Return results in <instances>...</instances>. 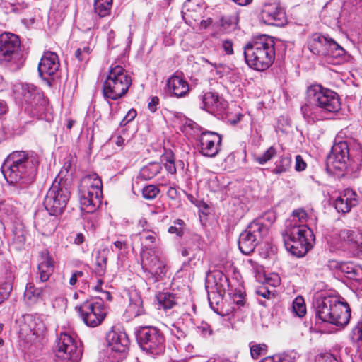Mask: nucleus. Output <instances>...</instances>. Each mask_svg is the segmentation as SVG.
<instances>
[{"mask_svg": "<svg viewBox=\"0 0 362 362\" xmlns=\"http://www.w3.org/2000/svg\"><path fill=\"white\" fill-rule=\"evenodd\" d=\"M257 293L264 298H269L271 295V292L266 287L264 286L258 288V290L257 291Z\"/></svg>", "mask_w": 362, "mask_h": 362, "instance_id": "nucleus-61", "label": "nucleus"}, {"mask_svg": "<svg viewBox=\"0 0 362 362\" xmlns=\"http://www.w3.org/2000/svg\"><path fill=\"white\" fill-rule=\"evenodd\" d=\"M57 215L51 214L46 209L38 210L34 216V225L36 229L43 235L52 234L57 225Z\"/></svg>", "mask_w": 362, "mask_h": 362, "instance_id": "nucleus-20", "label": "nucleus"}, {"mask_svg": "<svg viewBox=\"0 0 362 362\" xmlns=\"http://www.w3.org/2000/svg\"><path fill=\"white\" fill-rule=\"evenodd\" d=\"M136 339L141 349L153 355L165 351V337L161 331L153 326L141 327L137 331Z\"/></svg>", "mask_w": 362, "mask_h": 362, "instance_id": "nucleus-9", "label": "nucleus"}, {"mask_svg": "<svg viewBox=\"0 0 362 362\" xmlns=\"http://www.w3.org/2000/svg\"><path fill=\"white\" fill-rule=\"evenodd\" d=\"M11 291L12 286L9 282L0 284V304L8 298Z\"/></svg>", "mask_w": 362, "mask_h": 362, "instance_id": "nucleus-45", "label": "nucleus"}, {"mask_svg": "<svg viewBox=\"0 0 362 362\" xmlns=\"http://www.w3.org/2000/svg\"><path fill=\"white\" fill-rule=\"evenodd\" d=\"M59 62L58 56L52 52H45L38 65V72L41 77L52 76L59 69Z\"/></svg>", "mask_w": 362, "mask_h": 362, "instance_id": "nucleus-23", "label": "nucleus"}, {"mask_svg": "<svg viewBox=\"0 0 362 362\" xmlns=\"http://www.w3.org/2000/svg\"><path fill=\"white\" fill-rule=\"evenodd\" d=\"M238 21L237 15L224 16L221 18V26L225 30H233L236 28Z\"/></svg>", "mask_w": 362, "mask_h": 362, "instance_id": "nucleus-43", "label": "nucleus"}, {"mask_svg": "<svg viewBox=\"0 0 362 362\" xmlns=\"http://www.w3.org/2000/svg\"><path fill=\"white\" fill-rule=\"evenodd\" d=\"M247 64L254 70L263 71L269 69L275 59L272 37L262 35L248 42L244 47Z\"/></svg>", "mask_w": 362, "mask_h": 362, "instance_id": "nucleus-4", "label": "nucleus"}, {"mask_svg": "<svg viewBox=\"0 0 362 362\" xmlns=\"http://www.w3.org/2000/svg\"><path fill=\"white\" fill-rule=\"evenodd\" d=\"M40 158L33 151H14L6 158L1 171L10 185L26 188L35 179Z\"/></svg>", "mask_w": 362, "mask_h": 362, "instance_id": "nucleus-1", "label": "nucleus"}, {"mask_svg": "<svg viewBox=\"0 0 362 362\" xmlns=\"http://www.w3.org/2000/svg\"><path fill=\"white\" fill-rule=\"evenodd\" d=\"M356 233L350 230L346 229L342 230L339 232V238L341 240L345 242H350L354 244V240H356Z\"/></svg>", "mask_w": 362, "mask_h": 362, "instance_id": "nucleus-48", "label": "nucleus"}, {"mask_svg": "<svg viewBox=\"0 0 362 362\" xmlns=\"http://www.w3.org/2000/svg\"><path fill=\"white\" fill-rule=\"evenodd\" d=\"M167 196L171 200L177 201L179 199L180 194L175 187H170L167 191Z\"/></svg>", "mask_w": 362, "mask_h": 362, "instance_id": "nucleus-56", "label": "nucleus"}, {"mask_svg": "<svg viewBox=\"0 0 362 362\" xmlns=\"http://www.w3.org/2000/svg\"><path fill=\"white\" fill-rule=\"evenodd\" d=\"M351 338L353 341L357 343L361 355H362V321L358 322L352 329Z\"/></svg>", "mask_w": 362, "mask_h": 362, "instance_id": "nucleus-39", "label": "nucleus"}, {"mask_svg": "<svg viewBox=\"0 0 362 362\" xmlns=\"http://www.w3.org/2000/svg\"><path fill=\"white\" fill-rule=\"evenodd\" d=\"M197 329L204 336H209L212 334V329H211L210 325L206 322H202Z\"/></svg>", "mask_w": 362, "mask_h": 362, "instance_id": "nucleus-55", "label": "nucleus"}, {"mask_svg": "<svg viewBox=\"0 0 362 362\" xmlns=\"http://www.w3.org/2000/svg\"><path fill=\"white\" fill-rule=\"evenodd\" d=\"M108 341L107 351L112 358V361H119L124 357L129 349V341L125 332L111 331L107 336Z\"/></svg>", "mask_w": 362, "mask_h": 362, "instance_id": "nucleus-17", "label": "nucleus"}, {"mask_svg": "<svg viewBox=\"0 0 362 362\" xmlns=\"http://www.w3.org/2000/svg\"><path fill=\"white\" fill-rule=\"evenodd\" d=\"M83 273L81 271H75L72 273L71 276L69 279V284L74 286L77 282V279L78 277L83 276Z\"/></svg>", "mask_w": 362, "mask_h": 362, "instance_id": "nucleus-59", "label": "nucleus"}, {"mask_svg": "<svg viewBox=\"0 0 362 362\" xmlns=\"http://www.w3.org/2000/svg\"><path fill=\"white\" fill-rule=\"evenodd\" d=\"M46 327L42 321L32 315L23 317L20 325L19 337L27 344H33L39 341L44 335Z\"/></svg>", "mask_w": 362, "mask_h": 362, "instance_id": "nucleus-15", "label": "nucleus"}, {"mask_svg": "<svg viewBox=\"0 0 362 362\" xmlns=\"http://www.w3.org/2000/svg\"><path fill=\"white\" fill-rule=\"evenodd\" d=\"M330 37L323 35L320 33L313 34L308 41V47L313 54L324 57L327 52L326 47L329 43Z\"/></svg>", "mask_w": 362, "mask_h": 362, "instance_id": "nucleus-27", "label": "nucleus"}, {"mask_svg": "<svg viewBox=\"0 0 362 362\" xmlns=\"http://www.w3.org/2000/svg\"><path fill=\"white\" fill-rule=\"evenodd\" d=\"M308 103L301 107V112L308 122L327 119L329 114L341 109L338 94L321 85L314 84L307 90Z\"/></svg>", "mask_w": 362, "mask_h": 362, "instance_id": "nucleus-2", "label": "nucleus"}, {"mask_svg": "<svg viewBox=\"0 0 362 362\" xmlns=\"http://www.w3.org/2000/svg\"><path fill=\"white\" fill-rule=\"evenodd\" d=\"M315 318L338 327L346 325L351 318V308L339 295L327 294L317 297L313 303Z\"/></svg>", "mask_w": 362, "mask_h": 362, "instance_id": "nucleus-3", "label": "nucleus"}, {"mask_svg": "<svg viewBox=\"0 0 362 362\" xmlns=\"http://www.w3.org/2000/svg\"><path fill=\"white\" fill-rule=\"evenodd\" d=\"M291 168V157L288 156H280L275 163V167L272 172L275 175H281L288 172Z\"/></svg>", "mask_w": 362, "mask_h": 362, "instance_id": "nucleus-33", "label": "nucleus"}, {"mask_svg": "<svg viewBox=\"0 0 362 362\" xmlns=\"http://www.w3.org/2000/svg\"><path fill=\"white\" fill-rule=\"evenodd\" d=\"M161 168L159 163H150L141 170L140 175L145 180H151L160 172Z\"/></svg>", "mask_w": 362, "mask_h": 362, "instance_id": "nucleus-34", "label": "nucleus"}, {"mask_svg": "<svg viewBox=\"0 0 362 362\" xmlns=\"http://www.w3.org/2000/svg\"><path fill=\"white\" fill-rule=\"evenodd\" d=\"M267 346L265 344L250 345V354L252 358L257 359L260 356L264 355L266 351Z\"/></svg>", "mask_w": 362, "mask_h": 362, "instance_id": "nucleus-44", "label": "nucleus"}, {"mask_svg": "<svg viewBox=\"0 0 362 362\" xmlns=\"http://www.w3.org/2000/svg\"><path fill=\"white\" fill-rule=\"evenodd\" d=\"M107 257L103 251H98L96 256L95 266L94 272L95 274L102 276L105 274L107 268Z\"/></svg>", "mask_w": 362, "mask_h": 362, "instance_id": "nucleus-36", "label": "nucleus"}, {"mask_svg": "<svg viewBox=\"0 0 362 362\" xmlns=\"http://www.w3.org/2000/svg\"><path fill=\"white\" fill-rule=\"evenodd\" d=\"M354 161L358 163L359 166H362V145L358 144L354 156Z\"/></svg>", "mask_w": 362, "mask_h": 362, "instance_id": "nucleus-58", "label": "nucleus"}, {"mask_svg": "<svg viewBox=\"0 0 362 362\" xmlns=\"http://www.w3.org/2000/svg\"><path fill=\"white\" fill-rule=\"evenodd\" d=\"M216 276L219 277V279L221 281H223V283H221L220 285L216 284L217 289L218 290V292L221 293L222 291H225V286H228V279L225 275H223L221 272H218L216 274Z\"/></svg>", "mask_w": 362, "mask_h": 362, "instance_id": "nucleus-53", "label": "nucleus"}, {"mask_svg": "<svg viewBox=\"0 0 362 362\" xmlns=\"http://www.w3.org/2000/svg\"><path fill=\"white\" fill-rule=\"evenodd\" d=\"M50 286L46 284L43 287H36L33 282L27 284L24 296L30 303H37L40 299H42L45 296L49 295Z\"/></svg>", "mask_w": 362, "mask_h": 362, "instance_id": "nucleus-28", "label": "nucleus"}, {"mask_svg": "<svg viewBox=\"0 0 362 362\" xmlns=\"http://www.w3.org/2000/svg\"><path fill=\"white\" fill-rule=\"evenodd\" d=\"M353 245V247L356 248L358 255L362 256V234L358 233L356 235V240Z\"/></svg>", "mask_w": 362, "mask_h": 362, "instance_id": "nucleus-54", "label": "nucleus"}, {"mask_svg": "<svg viewBox=\"0 0 362 362\" xmlns=\"http://www.w3.org/2000/svg\"><path fill=\"white\" fill-rule=\"evenodd\" d=\"M262 219L269 221L270 223H272L276 219V216L274 212L268 211L264 214Z\"/></svg>", "mask_w": 362, "mask_h": 362, "instance_id": "nucleus-64", "label": "nucleus"}, {"mask_svg": "<svg viewBox=\"0 0 362 362\" xmlns=\"http://www.w3.org/2000/svg\"><path fill=\"white\" fill-rule=\"evenodd\" d=\"M292 216L293 219L290 222L292 223H296L297 221L303 223L306 221L307 214L303 209H297L293 211Z\"/></svg>", "mask_w": 362, "mask_h": 362, "instance_id": "nucleus-49", "label": "nucleus"}, {"mask_svg": "<svg viewBox=\"0 0 362 362\" xmlns=\"http://www.w3.org/2000/svg\"><path fill=\"white\" fill-rule=\"evenodd\" d=\"M358 204L357 194L351 189H346L334 201V206L339 213L349 212Z\"/></svg>", "mask_w": 362, "mask_h": 362, "instance_id": "nucleus-24", "label": "nucleus"}, {"mask_svg": "<svg viewBox=\"0 0 362 362\" xmlns=\"http://www.w3.org/2000/svg\"><path fill=\"white\" fill-rule=\"evenodd\" d=\"M276 154V150L274 146H270L263 154L255 157V160L260 165H264L269 161Z\"/></svg>", "mask_w": 362, "mask_h": 362, "instance_id": "nucleus-40", "label": "nucleus"}, {"mask_svg": "<svg viewBox=\"0 0 362 362\" xmlns=\"http://www.w3.org/2000/svg\"><path fill=\"white\" fill-rule=\"evenodd\" d=\"M141 238L146 242H148L150 243H154L156 240L158 239L157 234L153 231H143L141 233Z\"/></svg>", "mask_w": 362, "mask_h": 362, "instance_id": "nucleus-50", "label": "nucleus"}, {"mask_svg": "<svg viewBox=\"0 0 362 362\" xmlns=\"http://www.w3.org/2000/svg\"><path fill=\"white\" fill-rule=\"evenodd\" d=\"M112 5V0H95V12L100 17H105L110 14Z\"/></svg>", "mask_w": 362, "mask_h": 362, "instance_id": "nucleus-35", "label": "nucleus"}, {"mask_svg": "<svg viewBox=\"0 0 362 362\" xmlns=\"http://www.w3.org/2000/svg\"><path fill=\"white\" fill-rule=\"evenodd\" d=\"M103 184L96 173L86 175L79 187L81 210L86 213L94 212L100 205L103 197Z\"/></svg>", "mask_w": 362, "mask_h": 362, "instance_id": "nucleus-6", "label": "nucleus"}, {"mask_svg": "<svg viewBox=\"0 0 362 362\" xmlns=\"http://www.w3.org/2000/svg\"><path fill=\"white\" fill-rule=\"evenodd\" d=\"M341 269L346 274L348 279L362 285V267L361 266L352 263H344L341 264Z\"/></svg>", "mask_w": 362, "mask_h": 362, "instance_id": "nucleus-31", "label": "nucleus"}, {"mask_svg": "<svg viewBox=\"0 0 362 362\" xmlns=\"http://www.w3.org/2000/svg\"><path fill=\"white\" fill-rule=\"evenodd\" d=\"M70 192L64 183L54 182L44 199L45 209L51 214L60 215L66 206Z\"/></svg>", "mask_w": 362, "mask_h": 362, "instance_id": "nucleus-11", "label": "nucleus"}, {"mask_svg": "<svg viewBox=\"0 0 362 362\" xmlns=\"http://www.w3.org/2000/svg\"><path fill=\"white\" fill-rule=\"evenodd\" d=\"M201 101V107L209 112L217 110L219 106V98L218 94L213 92H206L199 96Z\"/></svg>", "mask_w": 362, "mask_h": 362, "instance_id": "nucleus-30", "label": "nucleus"}, {"mask_svg": "<svg viewBox=\"0 0 362 362\" xmlns=\"http://www.w3.org/2000/svg\"><path fill=\"white\" fill-rule=\"evenodd\" d=\"M262 362H295V358L287 354H279L266 357Z\"/></svg>", "mask_w": 362, "mask_h": 362, "instance_id": "nucleus-41", "label": "nucleus"}, {"mask_svg": "<svg viewBox=\"0 0 362 362\" xmlns=\"http://www.w3.org/2000/svg\"><path fill=\"white\" fill-rule=\"evenodd\" d=\"M332 11L331 17L334 20H338L340 17L341 7L339 5L334 6L332 3L327 4L323 9V13H327Z\"/></svg>", "mask_w": 362, "mask_h": 362, "instance_id": "nucleus-46", "label": "nucleus"}, {"mask_svg": "<svg viewBox=\"0 0 362 362\" xmlns=\"http://www.w3.org/2000/svg\"><path fill=\"white\" fill-rule=\"evenodd\" d=\"M13 93L16 100L21 105H27L34 108L37 112L46 105L47 101L40 90L32 84L15 85Z\"/></svg>", "mask_w": 362, "mask_h": 362, "instance_id": "nucleus-13", "label": "nucleus"}, {"mask_svg": "<svg viewBox=\"0 0 362 362\" xmlns=\"http://www.w3.org/2000/svg\"><path fill=\"white\" fill-rule=\"evenodd\" d=\"M198 142L200 153L204 156L213 158L221 150L222 136L215 132H202Z\"/></svg>", "mask_w": 362, "mask_h": 362, "instance_id": "nucleus-18", "label": "nucleus"}, {"mask_svg": "<svg viewBox=\"0 0 362 362\" xmlns=\"http://www.w3.org/2000/svg\"><path fill=\"white\" fill-rule=\"evenodd\" d=\"M141 267L146 277L153 282H157L168 274V268L165 262L157 256L145 252L141 256Z\"/></svg>", "mask_w": 362, "mask_h": 362, "instance_id": "nucleus-16", "label": "nucleus"}, {"mask_svg": "<svg viewBox=\"0 0 362 362\" xmlns=\"http://www.w3.org/2000/svg\"><path fill=\"white\" fill-rule=\"evenodd\" d=\"M159 193V188L154 185H148L144 187L142 189V195L144 198L148 200L155 199Z\"/></svg>", "mask_w": 362, "mask_h": 362, "instance_id": "nucleus-42", "label": "nucleus"}, {"mask_svg": "<svg viewBox=\"0 0 362 362\" xmlns=\"http://www.w3.org/2000/svg\"><path fill=\"white\" fill-rule=\"evenodd\" d=\"M326 49L327 53H325L323 59L327 63L335 65L344 61L345 49L333 39H329Z\"/></svg>", "mask_w": 362, "mask_h": 362, "instance_id": "nucleus-26", "label": "nucleus"}, {"mask_svg": "<svg viewBox=\"0 0 362 362\" xmlns=\"http://www.w3.org/2000/svg\"><path fill=\"white\" fill-rule=\"evenodd\" d=\"M233 42L230 40H226L222 41V47L227 54L233 53Z\"/></svg>", "mask_w": 362, "mask_h": 362, "instance_id": "nucleus-57", "label": "nucleus"}, {"mask_svg": "<svg viewBox=\"0 0 362 362\" xmlns=\"http://www.w3.org/2000/svg\"><path fill=\"white\" fill-rule=\"evenodd\" d=\"M168 91L176 98H183L189 91V86L187 81L182 76L172 75L166 83Z\"/></svg>", "mask_w": 362, "mask_h": 362, "instance_id": "nucleus-25", "label": "nucleus"}, {"mask_svg": "<svg viewBox=\"0 0 362 362\" xmlns=\"http://www.w3.org/2000/svg\"><path fill=\"white\" fill-rule=\"evenodd\" d=\"M285 246L293 255L303 257L311 247L313 231L304 224L289 223L283 233Z\"/></svg>", "mask_w": 362, "mask_h": 362, "instance_id": "nucleus-5", "label": "nucleus"}, {"mask_svg": "<svg viewBox=\"0 0 362 362\" xmlns=\"http://www.w3.org/2000/svg\"><path fill=\"white\" fill-rule=\"evenodd\" d=\"M268 231V228L260 220H255L240 233L238 240V247L244 255L252 253L259 240Z\"/></svg>", "mask_w": 362, "mask_h": 362, "instance_id": "nucleus-10", "label": "nucleus"}, {"mask_svg": "<svg viewBox=\"0 0 362 362\" xmlns=\"http://www.w3.org/2000/svg\"><path fill=\"white\" fill-rule=\"evenodd\" d=\"M41 262L38 264V272L35 276L36 284L44 283L49 280L54 272V261L47 250L41 253Z\"/></svg>", "mask_w": 362, "mask_h": 362, "instance_id": "nucleus-22", "label": "nucleus"}, {"mask_svg": "<svg viewBox=\"0 0 362 362\" xmlns=\"http://www.w3.org/2000/svg\"><path fill=\"white\" fill-rule=\"evenodd\" d=\"M233 300L238 307H241L244 305V297L243 294H234Z\"/></svg>", "mask_w": 362, "mask_h": 362, "instance_id": "nucleus-63", "label": "nucleus"}, {"mask_svg": "<svg viewBox=\"0 0 362 362\" xmlns=\"http://www.w3.org/2000/svg\"><path fill=\"white\" fill-rule=\"evenodd\" d=\"M316 362H340L333 354H325L319 356Z\"/></svg>", "mask_w": 362, "mask_h": 362, "instance_id": "nucleus-51", "label": "nucleus"}, {"mask_svg": "<svg viewBox=\"0 0 362 362\" xmlns=\"http://www.w3.org/2000/svg\"><path fill=\"white\" fill-rule=\"evenodd\" d=\"M262 21L271 25L281 26L286 22L284 9L276 3L265 4L261 12Z\"/></svg>", "mask_w": 362, "mask_h": 362, "instance_id": "nucleus-21", "label": "nucleus"}, {"mask_svg": "<svg viewBox=\"0 0 362 362\" xmlns=\"http://www.w3.org/2000/svg\"><path fill=\"white\" fill-rule=\"evenodd\" d=\"M349 159V149L346 142L336 144L327 157V168L329 170H343L346 168Z\"/></svg>", "mask_w": 362, "mask_h": 362, "instance_id": "nucleus-19", "label": "nucleus"}, {"mask_svg": "<svg viewBox=\"0 0 362 362\" xmlns=\"http://www.w3.org/2000/svg\"><path fill=\"white\" fill-rule=\"evenodd\" d=\"M169 330L170 334L178 340L183 339L187 336L186 332L175 324L171 325V327L169 328Z\"/></svg>", "mask_w": 362, "mask_h": 362, "instance_id": "nucleus-47", "label": "nucleus"}, {"mask_svg": "<svg viewBox=\"0 0 362 362\" xmlns=\"http://www.w3.org/2000/svg\"><path fill=\"white\" fill-rule=\"evenodd\" d=\"M55 353L57 358L64 362H78L82 351L76 344L74 338L66 334L61 333L56 341Z\"/></svg>", "mask_w": 362, "mask_h": 362, "instance_id": "nucleus-14", "label": "nucleus"}, {"mask_svg": "<svg viewBox=\"0 0 362 362\" xmlns=\"http://www.w3.org/2000/svg\"><path fill=\"white\" fill-rule=\"evenodd\" d=\"M132 84V78L120 65L112 64L103 85L105 98L117 100L123 97Z\"/></svg>", "mask_w": 362, "mask_h": 362, "instance_id": "nucleus-8", "label": "nucleus"}, {"mask_svg": "<svg viewBox=\"0 0 362 362\" xmlns=\"http://www.w3.org/2000/svg\"><path fill=\"white\" fill-rule=\"evenodd\" d=\"M76 309L83 322L90 327L100 325L107 313L101 298L83 302Z\"/></svg>", "mask_w": 362, "mask_h": 362, "instance_id": "nucleus-12", "label": "nucleus"}, {"mask_svg": "<svg viewBox=\"0 0 362 362\" xmlns=\"http://www.w3.org/2000/svg\"><path fill=\"white\" fill-rule=\"evenodd\" d=\"M168 232L170 233H175L177 236L181 237L183 235V230L180 227H177V226H170L168 228Z\"/></svg>", "mask_w": 362, "mask_h": 362, "instance_id": "nucleus-62", "label": "nucleus"}, {"mask_svg": "<svg viewBox=\"0 0 362 362\" xmlns=\"http://www.w3.org/2000/svg\"><path fill=\"white\" fill-rule=\"evenodd\" d=\"M293 313L298 317H303L306 313V308L304 299L301 296L295 298L292 303Z\"/></svg>", "mask_w": 362, "mask_h": 362, "instance_id": "nucleus-38", "label": "nucleus"}, {"mask_svg": "<svg viewBox=\"0 0 362 362\" xmlns=\"http://www.w3.org/2000/svg\"><path fill=\"white\" fill-rule=\"evenodd\" d=\"M158 102L159 99L156 96L151 99V101L148 103V108L151 112H154L156 110V106L158 105Z\"/></svg>", "mask_w": 362, "mask_h": 362, "instance_id": "nucleus-60", "label": "nucleus"}, {"mask_svg": "<svg viewBox=\"0 0 362 362\" xmlns=\"http://www.w3.org/2000/svg\"><path fill=\"white\" fill-rule=\"evenodd\" d=\"M161 161L163 162L165 170L170 174H175L177 172L175 163V155L171 151H165L161 156Z\"/></svg>", "mask_w": 362, "mask_h": 362, "instance_id": "nucleus-37", "label": "nucleus"}, {"mask_svg": "<svg viewBox=\"0 0 362 362\" xmlns=\"http://www.w3.org/2000/svg\"><path fill=\"white\" fill-rule=\"evenodd\" d=\"M307 167L306 163L304 161L301 156L297 155L296 156V162H295V170L296 171L300 172L305 170Z\"/></svg>", "mask_w": 362, "mask_h": 362, "instance_id": "nucleus-52", "label": "nucleus"}, {"mask_svg": "<svg viewBox=\"0 0 362 362\" xmlns=\"http://www.w3.org/2000/svg\"><path fill=\"white\" fill-rule=\"evenodd\" d=\"M156 299L158 303V308L168 310L176 305V299L175 296L170 292H160L156 295Z\"/></svg>", "mask_w": 362, "mask_h": 362, "instance_id": "nucleus-32", "label": "nucleus"}, {"mask_svg": "<svg viewBox=\"0 0 362 362\" xmlns=\"http://www.w3.org/2000/svg\"><path fill=\"white\" fill-rule=\"evenodd\" d=\"M25 57L21 49V41L18 35L11 33L0 35V64L12 71L20 69L24 64Z\"/></svg>", "mask_w": 362, "mask_h": 362, "instance_id": "nucleus-7", "label": "nucleus"}, {"mask_svg": "<svg viewBox=\"0 0 362 362\" xmlns=\"http://www.w3.org/2000/svg\"><path fill=\"white\" fill-rule=\"evenodd\" d=\"M127 313L130 317H137L144 313L142 299L135 291L129 293V304Z\"/></svg>", "mask_w": 362, "mask_h": 362, "instance_id": "nucleus-29", "label": "nucleus"}]
</instances>
